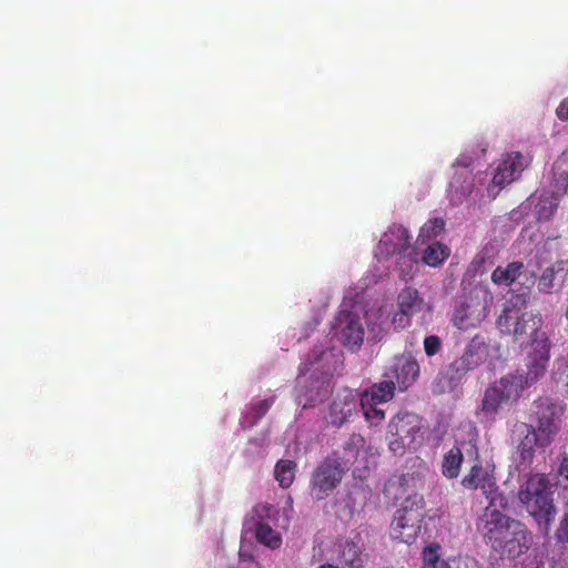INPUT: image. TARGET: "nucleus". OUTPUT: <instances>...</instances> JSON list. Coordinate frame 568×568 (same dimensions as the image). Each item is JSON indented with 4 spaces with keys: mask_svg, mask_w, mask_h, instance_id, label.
Instances as JSON below:
<instances>
[{
    "mask_svg": "<svg viewBox=\"0 0 568 568\" xmlns=\"http://www.w3.org/2000/svg\"><path fill=\"white\" fill-rule=\"evenodd\" d=\"M396 384L393 379L375 383L369 389L359 393L361 396L373 400V403H387L395 395Z\"/></svg>",
    "mask_w": 568,
    "mask_h": 568,
    "instance_id": "cd10ccee",
    "label": "nucleus"
},
{
    "mask_svg": "<svg viewBox=\"0 0 568 568\" xmlns=\"http://www.w3.org/2000/svg\"><path fill=\"white\" fill-rule=\"evenodd\" d=\"M359 393L343 388L333 397L325 419L334 427H342L359 410Z\"/></svg>",
    "mask_w": 568,
    "mask_h": 568,
    "instance_id": "1a4fd4ad",
    "label": "nucleus"
},
{
    "mask_svg": "<svg viewBox=\"0 0 568 568\" xmlns=\"http://www.w3.org/2000/svg\"><path fill=\"white\" fill-rule=\"evenodd\" d=\"M558 474L568 479V464H559Z\"/></svg>",
    "mask_w": 568,
    "mask_h": 568,
    "instance_id": "c03bdc74",
    "label": "nucleus"
},
{
    "mask_svg": "<svg viewBox=\"0 0 568 568\" xmlns=\"http://www.w3.org/2000/svg\"><path fill=\"white\" fill-rule=\"evenodd\" d=\"M275 396H271L265 399L257 400L252 403L247 409L245 410L243 417L241 418V425L243 428H252L256 425V423L265 416V414L270 410V408L275 403Z\"/></svg>",
    "mask_w": 568,
    "mask_h": 568,
    "instance_id": "a878e982",
    "label": "nucleus"
},
{
    "mask_svg": "<svg viewBox=\"0 0 568 568\" xmlns=\"http://www.w3.org/2000/svg\"><path fill=\"white\" fill-rule=\"evenodd\" d=\"M412 236L406 227L393 224L385 232L378 243V254L388 258L395 254H403L410 247Z\"/></svg>",
    "mask_w": 568,
    "mask_h": 568,
    "instance_id": "4468645a",
    "label": "nucleus"
},
{
    "mask_svg": "<svg viewBox=\"0 0 568 568\" xmlns=\"http://www.w3.org/2000/svg\"><path fill=\"white\" fill-rule=\"evenodd\" d=\"M540 439H541V436L538 433H536L535 429H532V428L527 429V434L525 435V437L520 440V443L517 446L519 457L521 458L523 462L532 460V458L535 456L534 455L535 447L536 446L542 447L540 445Z\"/></svg>",
    "mask_w": 568,
    "mask_h": 568,
    "instance_id": "2f4dec72",
    "label": "nucleus"
},
{
    "mask_svg": "<svg viewBox=\"0 0 568 568\" xmlns=\"http://www.w3.org/2000/svg\"><path fill=\"white\" fill-rule=\"evenodd\" d=\"M556 538L561 542H568V511L565 514L556 530Z\"/></svg>",
    "mask_w": 568,
    "mask_h": 568,
    "instance_id": "58836bf2",
    "label": "nucleus"
},
{
    "mask_svg": "<svg viewBox=\"0 0 568 568\" xmlns=\"http://www.w3.org/2000/svg\"><path fill=\"white\" fill-rule=\"evenodd\" d=\"M495 464H474L469 474L465 476L462 484L468 489H481L483 494L488 499L486 507L507 508V497L498 491L495 478Z\"/></svg>",
    "mask_w": 568,
    "mask_h": 568,
    "instance_id": "6e6552de",
    "label": "nucleus"
},
{
    "mask_svg": "<svg viewBox=\"0 0 568 568\" xmlns=\"http://www.w3.org/2000/svg\"><path fill=\"white\" fill-rule=\"evenodd\" d=\"M559 200L554 194L540 196L536 205V215L539 221H548L556 212Z\"/></svg>",
    "mask_w": 568,
    "mask_h": 568,
    "instance_id": "f704fd0d",
    "label": "nucleus"
},
{
    "mask_svg": "<svg viewBox=\"0 0 568 568\" xmlns=\"http://www.w3.org/2000/svg\"><path fill=\"white\" fill-rule=\"evenodd\" d=\"M410 315L403 314V312L398 310V312L394 314L393 323L399 328H405L410 325Z\"/></svg>",
    "mask_w": 568,
    "mask_h": 568,
    "instance_id": "ea45409f",
    "label": "nucleus"
},
{
    "mask_svg": "<svg viewBox=\"0 0 568 568\" xmlns=\"http://www.w3.org/2000/svg\"><path fill=\"white\" fill-rule=\"evenodd\" d=\"M333 392V385L329 378L324 377L312 383L310 390L297 396V402L303 408L315 407L324 402V399Z\"/></svg>",
    "mask_w": 568,
    "mask_h": 568,
    "instance_id": "4be33fe9",
    "label": "nucleus"
},
{
    "mask_svg": "<svg viewBox=\"0 0 568 568\" xmlns=\"http://www.w3.org/2000/svg\"><path fill=\"white\" fill-rule=\"evenodd\" d=\"M341 464H320L311 481L312 495L315 499L325 498L342 480L344 469Z\"/></svg>",
    "mask_w": 568,
    "mask_h": 568,
    "instance_id": "9b49d317",
    "label": "nucleus"
},
{
    "mask_svg": "<svg viewBox=\"0 0 568 568\" xmlns=\"http://www.w3.org/2000/svg\"><path fill=\"white\" fill-rule=\"evenodd\" d=\"M556 114L559 120L568 121V98L561 101L556 110Z\"/></svg>",
    "mask_w": 568,
    "mask_h": 568,
    "instance_id": "79ce46f5",
    "label": "nucleus"
},
{
    "mask_svg": "<svg viewBox=\"0 0 568 568\" xmlns=\"http://www.w3.org/2000/svg\"><path fill=\"white\" fill-rule=\"evenodd\" d=\"M325 355V352L321 351V352H314L313 354V357L314 359H311L310 357L307 359H305L301 366H300V372L301 374H305L307 372H310L316 363L320 362V359Z\"/></svg>",
    "mask_w": 568,
    "mask_h": 568,
    "instance_id": "4c0bfd02",
    "label": "nucleus"
},
{
    "mask_svg": "<svg viewBox=\"0 0 568 568\" xmlns=\"http://www.w3.org/2000/svg\"><path fill=\"white\" fill-rule=\"evenodd\" d=\"M265 442V438H262V442L258 444L260 446H262Z\"/></svg>",
    "mask_w": 568,
    "mask_h": 568,
    "instance_id": "a18cd8bd",
    "label": "nucleus"
},
{
    "mask_svg": "<svg viewBox=\"0 0 568 568\" xmlns=\"http://www.w3.org/2000/svg\"><path fill=\"white\" fill-rule=\"evenodd\" d=\"M470 369L459 358L450 363L439 372L434 379L432 389L435 394H444L454 390Z\"/></svg>",
    "mask_w": 568,
    "mask_h": 568,
    "instance_id": "f3484780",
    "label": "nucleus"
},
{
    "mask_svg": "<svg viewBox=\"0 0 568 568\" xmlns=\"http://www.w3.org/2000/svg\"><path fill=\"white\" fill-rule=\"evenodd\" d=\"M474 179L470 173L466 176L455 175L449 183L448 196L454 205L462 204L473 192Z\"/></svg>",
    "mask_w": 568,
    "mask_h": 568,
    "instance_id": "5701e85b",
    "label": "nucleus"
},
{
    "mask_svg": "<svg viewBox=\"0 0 568 568\" xmlns=\"http://www.w3.org/2000/svg\"><path fill=\"white\" fill-rule=\"evenodd\" d=\"M519 499L538 525H544L545 531H548L556 514L548 478L540 474L530 476L519 490Z\"/></svg>",
    "mask_w": 568,
    "mask_h": 568,
    "instance_id": "39448f33",
    "label": "nucleus"
},
{
    "mask_svg": "<svg viewBox=\"0 0 568 568\" xmlns=\"http://www.w3.org/2000/svg\"><path fill=\"white\" fill-rule=\"evenodd\" d=\"M397 306L403 314H407L413 317L422 312L424 300L420 297L416 288L405 287L397 296Z\"/></svg>",
    "mask_w": 568,
    "mask_h": 568,
    "instance_id": "b1692460",
    "label": "nucleus"
},
{
    "mask_svg": "<svg viewBox=\"0 0 568 568\" xmlns=\"http://www.w3.org/2000/svg\"><path fill=\"white\" fill-rule=\"evenodd\" d=\"M493 295L488 288L476 287L460 296L454 306L450 322L462 331L475 328L487 317Z\"/></svg>",
    "mask_w": 568,
    "mask_h": 568,
    "instance_id": "423d86ee",
    "label": "nucleus"
},
{
    "mask_svg": "<svg viewBox=\"0 0 568 568\" xmlns=\"http://www.w3.org/2000/svg\"><path fill=\"white\" fill-rule=\"evenodd\" d=\"M462 464H443V474L448 478H456L460 473Z\"/></svg>",
    "mask_w": 568,
    "mask_h": 568,
    "instance_id": "a19ab883",
    "label": "nucleus"
},
{
    "mask_svg": "<svg viewBox=\"0 0 568 568\" xmlns=\"http://www.w3.org/2000/svg\"><path fill=\"white\" fill-rule=\"evenodd\" d=\"M393 377L396 379V385L400 392L407 390L417 381L420 366L418 361L412 355H402L396 359L392 367Z\"/></svg>",
    "mask_w": 568,
    "mask_h": 568,
    "instance_id": "a211bd4d",
    "label": "nucleus"
},
{
    "mask_svg": "<svg viewBox=\"0 0 568 568\" xmlns=\"http://www.w3.org/2000/svg\"><path fill=\"white\" fill-rule=\"evenodd\" d=\"M561 268L551 265L546 267L538 278V291L542 294H552L561 288L564 280H558Z\"/></svg>",
    "mask_w": 568,
    "mask_h": 568,
    "instance_id": "c85d7f7f",
    "label": "nucleus"
},
{
    "mask_svg": "<svg viewBox=\"0 0 568 568\" xmlns=\"http://www.w3.org/2000/svg\"><path fill=\"white\" fill-rule=\"evenodd\" d=\"M255 538L256 540L272 549H277L282 545L281 535L275 531L267 523L258 521L255 525Z\"/></svg>",
    "mask_w": 568,
    "mask_h": 568,
    "instance_id": "7c9ffc66",
    "label": "nucleus"
},
{
    "mask_svg": "<svg viewBox=\"0 0 568 568\" xmlns=\"http://www.w3.org/2000/svg\"><path fill=\"white\" fill-rule=\"evenodd\" d=\"M505 509L485 507L478 530L493 551L501 558L514 560L530 549L532 534L524 523L503 514Z\"/></svg>",
    "mask_w": 568,
    "mask_h": 568,
    "instance_id": "f03ea898",
    "label": "nucleus"
},
{
    "mask_svg": "<svg viewBox=\"0 0 568 568\" xmlns=\"http://www.w3.org/2000/svg\"><path fill=\"white\" fill-rule=\"evenodd\" d=\"M537 429L541 436L540 445L546 446L550 443L551 436L557 432L559 420V409L555 404L540 403L537 405Z\"/></svg>",
    "mask_w": 568,
    "mask_h": 568,
    "instance_id": "6ab92c4d",
    "label": "nucleus"
},
{
    "mask_svg": "<svg viewBox=\"0 0 568 568\" xmlns=\"http://www.w3.org/2000/svg\"><path fill=\"white\" fill-rule=\"evenodd\" d=\"M528 165L526 158L519 152L507 153L498 164L493 176V184L504 186L517 180Z\"/></svg>",
    "mask_w": 568,
    "mask_h": 568,
    "instance_id": "dca6fc26",
    "label": "nucleus"
},
{
    "mask_svg": "<svg viewBox=\"0 0 568 568\" xmlns=\"http://www.w3.org/2000/svg\"><path fill=\"white\" fill-rule=\"evenodd\" d=\"M450 255V248L440 243V242H433L429 244L422 256L423 262L432 267H437L442 265Z\"/></svg>",
    "mask_w": 568,
    "mask_h": 568,
    "instance_id": "c756f323",
    "label": "nucleus"
},
{
    "mask_svg": "<svg viewBox=\"0 0 568 568\" xmlns=\"http://www.w3.org/2000/svg\"><path fill=\"white\" fill-rule=\"evenodd\" d=\"M529 295L530 286L511 290L496 325L503 334L513 335L516 341L530 335L526 366L529 369V377L539 379L545 375L550 361V342L546 332L541 331V317L524 312Z\"/></svg>",
    "mask_w": 568,
    "mask_h": 568,
    "instance_id": "f257e3e1",
    "label": "nucleus"
},
{
    "mask_svg": "<svg viewBox=\"0 0 568 568\" xmlns=\"http://www.w3.org/2000/svg\"><path fill=\"white\" fill-rule=\"evenodd\" d=\"M336 334L345 346H359L365 334L359 315L341 311L336 317Z\"/></svg>",
    "mask_w": 568,
    "mask_h": 568,
    "instance_id": "f8f14e48",
    "label": "nucleus"
},
{
    "mask_svg": "<svg viewBox=\"0 0 568 568\" xmlns=\"http://www.w3.org/2000/svg\"><path fill=\"white\" fill-rule=\"evenodd\" d=\"M345 501H346V507L348 508L347 515H348L349 518H352L354 513L357 511V509H355L354 505H351L354 501L353 495L348 494L346 496Z\"/></svg>",
    "mask_w": 568,
    "mask_h": 568,
    "instance_id": "37998d69",
    "label": "nucleus"
},
{
    "mask_svg": "<svg viewBox=\"0 0 568 568\" xmlns=\"http://www.w3.org/2000/svg\"><path fill=\"white\" fill-rule=\"evenodd\" d=\"M379 404L359 396V408L369 426H378L385 420V410L378 408Z\"/></svg>",
    "mask_w": 568,
    "mask_h": 568,
    "instance_id": "473e14b6",
    "label": "nucleus"
},
{
    "mask_svg": "<svg viewBox=\"0 0 568 568\" xmlns=\"http://www.w3.org/2000/svg\"><path fill=\"white\" fill-rule=\"evenodd\" d=\"M476 434L460 429L455 435V444L444 457V462H476L478 459Z\"/></svg>",
    "mask_w": 568,
    "mask_h": 568,
    "instance_id": "2eb2a0df",
    "label": "nucleus"
},
{
    "mask_svg": "<svg viewBox=\"0 0 568 568\" xmlns=\"http://www.w3.org/2000/svg\"><path fill=\"white\" fill-rule=\"evenodd\" d=\"M424 351L428 357L437 355L443 349V342L437 335H428L424 338Z\"/></svg>",
    "mask_w": 568,
    "mask_h": 568,
    "instance_id": "e433bc0d",
    "label": "nucleus"
},
{
    "mask_svg": "<svg viewBox=\"0 0 568 568\" xmlns=\"http://www.w3.org/2000/svg\"><path fill=\"white\" fill-rule=\"evenodd\" d=\"M439 549L440 546L438 544H430L425 547L420 568H467L466 562L460 557L442 559Z\"/></svg>",
    "mask_w": 568,
    "mask_h": 568,
    "instance_id": "412c9836",
    "label": "nucleus"
},
{
    "mask_svg": "<svg viewBox=\"0 0 568 568\" xmlns=\"http://www.w3.org/2000/svg\"><path fill=\"white\" fill-rule=\"evenodd\" d=\"M487 346L483 338L476 335L466 346L464 354L459 357L471 371L476 368L486 357Z\"/></svg>",
    "mask_w": 568,
    "mask_h": 568,
    "instance_id": "bb28decb",
    "label": "nucleus"
},
{
    "mask_svg": "<svg viewBox=\"0 0 568 568\" xmlns=\"http://www.w3.org/2000/svg\"><path fill=\"white\" fill-rule=\"evenodd\" d=\"M424 518L425 500L423 497L413 496L395 511L389 527L390 537L400 542L413 544L420 532Z\"/></svg>",
    "mask_w": 568,
    "mask_h": 568,
    "instance_id": "0eeeda50",
    "label": "nucleus"
},
{
    "mask_svg": "<svg viewBox=\"0 0 568 568\" xmlns=\"http://www.w3.org/2000/svg\"><path fill=\"white\" fill-rule=\"evenodd\" d=\"M336 560L341 568H364L366 556L359 545V539L355 541L351 538H341L335 544Z\"/></svg>",
    "mask_w": 568,
    "mask_h": 568,
    "instance_id": "aec40b11",
    "label": "nucleus"
},
{
    "mask_svg": "<svg viewBox=\"0 0 568 568\" xmlns=\"http://www.w3.org/2000/svg\"><path fill=\"white\" fill-rule=\"evenodd\" d=\"M521 277H524V282H520L521 286L518 290L534 285L535 275L528 273L525 264L520 261L510 262L506 266L498 265L490 276L491 282L498 286H511Z\"/></svg>",
    "mask_w": 568,
    "mask_h": 568,
    "instance_id": "ddd939ff",
    "label": "nucleus"
},
{
    "mask_svg": "<svg viewBox=\"0 0 568 568\" xmlns=\"http://www.w3.org/2000/svg\"><path fill=\"white\" fill-rule=\"evenodd\" d=\"M296 464H275V478L280 483V486L287 488L292 485L295 477Z\"/></svg>",
    "mask_w": 568,
    "mask_h": 568,
    "instance_id": "c9c22d12",
    "label": "nucleus"
},
{
    "mask_svg": "<svg viewBox=\"0 0 568 568\" xmlns=\"http://www.w3.org/2000/svg\"><path fill=\"white\" fill-rule=\"evenodd\" d=\"M366 440L359 434H352L343 445L339 455L342 462H358L366 459Z\"/></svg>",
    "mask_w": 568,
    "mask_h": 568,
    "instance_id": "393cba45",
    "label": "nucleus"
},
{
    "mask_svg": "<svg viewBox=\"0 0 568 568\" xmlns=\"http://www.w3.org/2000/svg\"><path fill=\"white\" fill-rule=\"evenodd\" d=\"M424 486L423 477L419 473H406L402 475H393L384 486V494L394 503L402 500L406 503L409 498L423 497L418 490Z\"/></svg>",
    "mask_w": 568,
    "mask_h": 568,
    "instance_id": "9d476101",
    "label": "nucleus"
},
{
    "mask_svg": "<svg viewBox=\"0 0 568 568\" xmlns=\"http://www.w3.org/2000/svg\"><path fill=\"white\" fill-rule=\"evenodd\" d=\"M425 420L416 413L399 410L388 423V447L396 455L402 456L406 450L419 448L426 434Z\"/></svg>",
    "mask_w": 568,
    "mask_h": 568,
    "instance_id": "20e7f679",
    "label": "nucleus"
},
{
    "mask_svg": "<svg viewBox=\"0 0 568 568\" xmlns=\"http://www.w3.org/2000/svg\"><path fill=\"white\" fill-rule=\"evenodd\" d=\"M536 381L529 377V369L526 375L519 372L504 375L486 387L477 414L494 420L503 405L516 403L523 390Z\"/></svg>",
    "mask_w": 568,
    "mask_h": 568,
    "instance_id": "7ed1b4c3",
    "label": "nucleus"
},
{
    "mask_svg": "<svg viewBox=\"0 0 568 568\" xmlns=\"http://www.w3.org/2000/svg\"><path fill=\"white\" fill-rule=\"evenodd\" d=\"M445 221L442 217L428 220L420 229L418 240L429 242L437 239L445 230Z\"/></svg>",
    "mask_w": 568,
    "mask_h": 568,
    "instance_id": "72a5a7b5",
    "label": "nucleus"
}]
</instances>
